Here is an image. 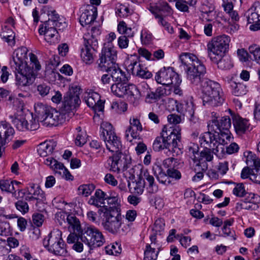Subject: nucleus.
<instances>
[{
  "label": "nucleus",
  "instance_id": "obj_24",
  "mask_svg": "<svg viewBox=\"0 0 260 260\" xmlns=\"http://www.w3.org/2000/svg\"><path fill=\"white\" fill-rule=\"evenodd\" d=\"M177 111L184 115H186L190 121L196 122V118L194 116V107L191 102H184L183 103H177Z\"/></svg>",
  "mask_w": 260,
  "mask_h": 260
},
{
  "label": "nucleus",
  "instance_id": "obj_32",
  "mask_svg": "<svg viewBox=\"0 0 260 260\" xmlns=\"http://www.w3.org/2000/svg\"><path fill=\"white\" fill-rule=\"evenodd\" d=\"M97 64L98 68L103 72L108 71L110 69L114 68L117 64L116 60L104 57L103 56H99V58L97 60Z\"/></svg>",
  "mask_w": 260,
  "mask_h": 260
},
{
  "label": "nucleus",
  "instance_id": "obj_10",
  "mask_svg": "<svg viewBox=\"0 0 260 260\" xmlns=\"http://www.w3.org/2000/svg\"><path fill=\"white\" fill-rule=\"evenodd\" d=\"M155 80L157 83L170 89L171 84L181 83L182 82L179 75L175 72L172 67H164L161 69L156 73Z\"/></svg>",
  "mask_w": 260,
  "mask_h": 260
},
{
  "label": "nucleus",
  "instance_id": "obj_20",
  "mask_svg": "<svg viewBox=\"0 0 260 260\" xmlns=\"http://www.w3.org/2000/svg\"><path fill=\"white\" fill-rule=\"evenodd\" d=\"M127 69L131 71L133 75H136L143 79H149L152 76V73L146 68L136 61L129 64Z\"/></svg>",
  "mask_w": 260,
  "mask_h": 260
},
{
  "label": "nucleus",
  "instance_id": "obj_50",
  "mask_svg": "<svg viewBox=\"0 0 260 260\" xmlns=\"http://www.w3.org/2000/svg\"><path fill=\"white\" fill-rule=\"evenodd\" d=\"M117 30L121 34L124 35L126 37L132 38L134 36V32L131 27H127V24L124 21H121L117 25Z\"/></svg>",
  "mask_w": 260,
  "mask_h": 260
},
{
  "label": "nucleus",
  "instance_id": "obj_21",
  "mask_svg": "<svg viewBox=\"0 0 260 260\" xmlns=\"http://www.w3.org/2000/svg\"><path fill=\"white\" fill-rule=\"evenodd\" d=\"M45 116L43 123L47 126H56L63 122L62 114L50 108Z\"/></svg>",
  "mask_w": 260,
  "mask_h": 260
},
{
  "label": "nucleus",
  "instance_id": "obj_26",
  "mask_svg": "<svg viewBox=\"0 0 260 260\" xmlns=\"http://www.w3.org/2000/svg\"><path fill=\"white\" fill-rule=\"evenodd\" d=\"M250 159L253 161L252 174L250 176V180L256 184H260V158L255 156H248L247 158V164L249 165Z\"/></svg>",
  "mask_w": 260,
  "mask_h": 260
},
{
  "label": "nucleus",
  "instance_id": "obj_17",
  "mask_svg": "<svg viewBox=\"0 0 260 260\" xmlns=\"http://www.w3.org/2000/svg\"><path fill=\"white\" fill-rule=\"evenodd\" d=\"M141 91L140 84L138 87L134 84H127L124 97L134 106H137L140 97L142 96Z\"/></svg>",
  "mask_w": 260,
  "mask_h": 260
},
{
  "label": "nucleus",
  "instance_id": "obj_59",
  "mask_svg": "<svg viewBox=\"0 0 260 260\" xmlns=\"http://www.w3.org/2000/svg\"><path fill=\"white\" fill-rule=\"evenodd\" d=\"M88 36L84 37V47L90 48L93 50H95L98 46V40L96 38H88Z\"/></svg>",
  "mask_w": 260,
  "mask_h": 260
},
{
  "label": "nucleus",
  "instance_id": "obj_63",
  "mask_svg": "<svg viewBox=\"0 0 260 260\" xmlns=\"http://www.w3.org/2000/svg\"><path fill=\"white\" fill-rule=\"evenodd\" d=\"M233 192L235 195L239 197H244L246 194L244 186L242 183L238 184L233 189Z\"/></svg>",
  "mask_w": 260,
  "mask_h": 260
},
{
  "label": "nucleus",
  "instance_id": "obj_35",
  "mask_svg": "<svg viewBox=\"0 0 260 260\" xmlns=\"http://www.w3.org/2000/svg\"><path fill=\"white\" fill-rule=\"evenodd\" d=\"M9 117L11 119V122L18 130L25 131L29 129L28 122L23 117H19L17 115H10Z\"/></svg>",
  "mask_w": 260,
  "mask_h": 260
},
{
  "label": "nucleus",
  "instance_id": "obj_56",
  "mask_svg": "<svg viewBox=\"0 0 260 260\" xmlns=\"http://www.w3.org/2000/svg\"><path fill=\"white\" fill-rule=\"evenodd\" d=\"M187 152L190 157L192 158L194 164L196 163L198 157L196 156V154H198L199 147L197 144L190 143L187 146Z\"/></svg>",
  "mask_w": 260,
  "mask_h": 260
},
{
  "label": "nucleus",
  "instance_id": "obj_62",
  "mask_svg": "<svg viewBox=\"0 0 260 260\" xmlns=\"http://www.w3.org/2000/svg\"><path fill=\"white\" fill-rule=\"evenodd\" d=\"M69 214L64 212H58L55 214V219L56 221L60 225H63L67 223Z\"/></svg>",
  "mask_w": 260,
  "mask_h": 260
},
{
  "label": "nucleus",
  "instance_id": "obj_25",
  "mask_svg": "<svg viewBox=\"0 0 260 260\" xmlns=\"http://www.w3.org/2000/svg\"><path fill=\"white\" fill-rule=\"evenodd\" d=\"M50 107L41 103L36 104L34 106L35 118H34V129L38 128L37 124L35 122L36 120L38 122H44L45 116L49 110Z\"/></svg>",
  "mask_w": 260,
  "mask_h": 260
},
{
  "label": "nucleus",
  "instance_id": "obj_38",
  "mask_svg": "<svg viewBox=\"0 0 260 260\" xmlns=\"http://www.w3.org/2000/svg\"><path fill=\"white\" fill-rule=\"evenodd\" d=\"M53 170L58 177L64 178L67 180H73L74 179V177L61 162L58 161Z\"/></svg>",
  "mask_w": 260,
  "mask_h": 260
},
{
  "label": "nucleus",
  "instance_id": "obj_37",
  "mask_svg": "<svg viewBox=\"0 0 260 260\" xmlns=\"http://www.w3.org/2000/svg\"><path fill=\"white\" fill-rule=\"evenodd\" d=\"M106 72L110 73L112 80L115 82H124L126 81L124 72L119 68L118 64Z\"/></svg>",
  "mask_w": 260,
  "mask_h": 260
},
{
  "label": "nucleus",
  "instance_id": "obj_12",
  "mask_svg": "<svg viewBox=\"0 0 260 260\" xmlns=\"http://www.w3.org/2000/svg\"><path fill=\"white\" fill-rule=\"evenodd\" d=\"M80 103L79 94L74 90H70L64 95L61 110L65 114L74 115V111L80 105Z\"/></svg>",
  "mask_w": 260,
  "mask_h": 260
},
{
  "label": "nucleus",
  "instance_id": "obj_8",
  "mask_svg": "<svg viewBox=\"0 0 260 260\" xmlns=\"http://www.w3.org/2000/svg\"><path fill=\"white\" fill-rule=\"evenodd\" d=\"M230 40V38L225 35L213 38L207 45L209 57H220L224 55L229 49Z\"/></svg>",
  "mask_w": 260,
  "mask_h": 260
},
{
  "label": "nucleus",
  "instance_id": "obj_58",
  "mask_svg": "<svg viewBox=\"0 0 260 260\" xmlns=\"http://www.w3.org/2000/svg\"><path fill=\"white\" fill-rule=\"evenodd\" d=\"M249 53L253 55V59L260 64V47L256 45L250 46L249 47Z\"/></svg>",
  "mask_w": 260,
  "mask_h": 260
},
{
  "label": "nucleus",
  "instance_id": "obj_23",
  "mask_svg": "<svg viewBox=\"0 0 260 260\" xmlns=\"http://www.w3.org/2000/svg\"><path fill=\"white\" fill-rule=\"evenodd\" d=\"M48 15L49 19L46 23L47 27H57L58 30H61L67 26L66 23L60 18L55 10H49Z\"/></svg>",
  "mask_w": 260,
  "mask_h": 260
},
{
  "label": "nucleus",
  "instance_id": "obj_31",
  "mask_svg": "<svg viewBox=\"0 0 260 260\" xmlns=\"http://www.w3.org/2000/svg\"><path fill=\"white\" fill-rule=\"evenodd\" d=\"M210 58L213 62L217 64L219 69L221 70L230 69L233 67L230 57L229 56L224 55V54L220 57L215 56H211Z\"/></svg>",
  "mask_w": 260,
  "mask_h": 260
},
{
  "label": "nucleus",
  "instance_id": "obj_3",
  "mask_svg": "<svg viewBox=\"0 0 260 260\" xmlns=\"http://www.w3.org/2000/svg\"><path fill=\"white\" fill-rule=\"evenodd\" d=\"M160 136L157 137L153 143V149L156 151L168 149L173 156L182 153L181 144V128L176 126L173 131H168L166 127L162 129Z\"/></svg>",
  "mask_w": 260,
  "mask_h": 260
},
{
  "label": "nucleus",
  "instance_id": "obj_46",
  "mask_svg": "<svg viewBox=\"0 0 260 260\" xmlns=\"http://www.w3.org/2000/svg\"><path fill=\"white\" fill-rule=\"evenodd\" d=\"M158 251H155V247H152L150 244H147L144 252V260H156Z\"/></svg>",
  "mask_w": 260,
  "mask_h": 260
},
{
  "label": "nucleus",
  "instance_id": "obj_40",
  "mask_svg": "<svg viewBox=\"0 0 260 260\" xmlns=\"http://www.w3.org/2000/svg\"><path fill=\"white\" fill-rule=\"evenodd\" d=\"M208 168L207 162L203 161L202 160L198 162L194 165V171L196 174L193 177V181H199L203 178V172H205Z\"/></svg>",
  "mask_w": 260,
  "mask_h": 260
},
{
  "label": "nucleus",
  "instance_id": "obj_11",
  "mask_svg": "<svg viewBox=\"0 0 260 260\" xmlns=\"http://www.w3.org/2000/svg\"><path fill=\"white\" fill-rule=\"evenodd\" d=\"M58 237L54 235V233H51L49 235V238L47 241V245H44L48 247V250L50 252L57 255H63L67 253V251L64 247V243L61 237V233L58 232Z\"/></svg>",
  "mask_w": 260,
  "mask_h": 260
},
{
  "label": "nucleus",
  "instance_id": "obj_53",
  "mask_svg": "<svg viewBox=\"0 0 260 260\" xmlns=\"http://www.w3.org/2000/svg\"><path fill=\"white\" fill-rule=\"evenodd\" d=\"M140 133L136 130L135 128L131 126L130 125L127 127L125 132V139L132 142L133 139H137L139 137Z\"/></svg>",
  "mask_w": 260,
  "mask_h": 260
},
{
  "label": "nucleus",
  "instance_id": "obj_14",
  "mask_svg": "<svg viewBox=\"0 0 260 260\" xmlns=\"http://www.w3.org/2000/svg\"><path fill=\"white\" fill-rule=\"evenodd\" d=\"M84 100L88 106L92 108L95 112L104 111V102L100 100L99 93L90 90L85 93Z\"/></svg>",
  "mask_w": 260,
  "mask_h": 260
},
{
  "label": "nucleus",
  "instance_id": "obj_60",
  "mask_svg": "<svg viewBox=\"0 0 260 260\" xmlns=\"http://www.w3.org/2000/svg\"><path fill=\"white\" fill-rule=\"evenodd\" d=\"M11 233V228L9 222L0 221V235L7 236Z\"/></svg>",
  "mask_w": 260,
  "mask_h": 260
},
{
  "label": "nucleus",
  "instance_id": "obj_16",
  "mask_svg": "<svg viewBox=\"0 0 260 260\" xmlns=\"http://www.w3.org/2000/svg\"><path fill=\"white\" fill-rule=\"evenodd\" d=\"M149 9L155 16L157 14H159L162 16L167 17L171 16L173 14V9L168 3L165 1H159L150 6Z\"/></svg>",
  "mask_w": 260,
  "mask_h": 260
},
{
  "label": "nucleus",
  "instance_id": "obj_13",
  "mask_svg": "<svg viewBox=\"0 0 260 260\" xmlns=\"http://www.w3.org/2000/svg\"><path fill=\"white\" fill-rule=\"evenodd\" d=\"M128 159H131L129 156L128 158L127 156L123 155L121 152L116 153L115 154L110 157L108 160L110 170L119 173L122 167H127V165L129 164Z\"/></svg>",
  "mask_w": 260,
  "mask_h": 260
},
{
  "label": "nucleus",
  "instance_id": "obj_52",
  "mask_svg": "<svg viewBox=\"0 0 260 260\" xmlns=\"http://www.w3.org/2000/svg\"><path fill=\"white\" fill-rule=\"evenodd\" d=\"M215 10L214 0H203L202 2L201 11L203 13L208 14Z\"/></svg>",
  "mask_w": 260,
  "mask_h": 260
},
{
  "label": "nucleus",
  "instance_id": "obj_49",
  "mask_svg": "<svg viewBox=\"0 0 260 260\" xmlns=\"http://www.w3.org/2000/svg\"><path fill=\"white\" fill-rule=\"evenodd\" d=\"M11 181L8 180L0 181V188L3 191L11 192L16 196V192L19 191V188H16L14 185L12 184Z\"/></svg>",
  "mask_w": 260,
  "mask_h": 260
},
{
  "label": "nucleus",
  "instance_id": "obj_36",
  "mask_svg": "<svg viewBox=\"0 0 260 260\" xmlns=\"http://www.w3.org/2000/svg\"><path fill=\"white\" fill-rule=\"evenodd\" d=\"M248 13L247 17L248 23L253 24L250 27V29L254 31L260 30V23H257L260 21V18L256 12L253 11L252 7L248 10Z\"/></svg>",
  "mask_w": 260,
  "mask_h": 260
},
{
  "label": "nucleus",
  "instance_id": "obj_43",
  "mask_svg": "<svg viewBox=\"0 0 260 260\" xmlns=\"http://www.w3.org/2000/svg\"><path fill=\"white\" fill-rule=\"evenodd\" d=\"M2 38L6 42H7L9 45L13 46L15 44V34L13 31L5 26L2 28V31L1 33Z\"/></svg>",
  "mask_w": 260,
  "mask_h": 260
},
{
  "label": "nucleus",
  "instance_id": "obj_1",
  "mask_svg": "<svg viewBox=\"0 0 260 260\" xmlns=\"http://www.w3.org/2000/svg\"><path fill=\"white\" fill-rule=\"evenodd\" d=\"M180 60L184 66L186 79L193 86H198L203 82L202 100L204 106H219L224 102L223 93L220 85L215 81L206 79L204 75L206 69L204 64L194 54L183 53L180 56Z\"/></svg>",
  "mask_w": 260,
  "mask_h": 260
},
{
  "label": "nucleus",
  "instance_id": "obj_22",
  "mask_svg": "<svg viewBox=\"0 0 260 260\" xmlns=\"http://www.w3.org/2000/svg\"><path fill=\"white\" fill-rule=\"evenodd\" d=\"M232 117L235 132L238 135L243 134L248 129L250 123L248 120L235 114H232Z\"/></svg>",
  "mask_w": 260,
  "mask_h": 260
},
{
  "label": "nucleus",
  "instance_id": "obj_33",
  "mask_svg": "<svg viewBox=\"0 0 260 260\" xmlns=\"http://www.w3.org/2000/svg\"><path fill=\"white\" fill-rule=\"evenodd\" d=\"M142 178L144 182L143 183L144 185L147 186L149 192L154 193L158 191V186L155 183L153 176L151 175L147 170L144 171Z\"/></svg>",
  "mask_w": 260,
  "mask_h": 260
},
{
  "label": "nucleus",
  "instance_id": "obj_48",
  "mask_svg": "<svg viewBox=\"0 0 260 260\" xmlns=\"http://www.w3.org/2000/svg\"><path fill=\"white\" fill-rule=\"evenodd\" d=\"M204 147L205 149L200 153V158L197 159L196 164H197L198 162L200 161L201 160L206 162L207 161H210L212 160L213 158V153H214L213 152V150L212 149V151H211L212 148L209 147Z\"/></svg>",
  "mask_w": 260,
  "mask_h": 260
},
{
  "label": "nucleus",
  "instance_id": "obj_27",
  "mask_svg": "<svg viewBox=\"0 0 260 260\" xmlns=\"http://www.w3.org/2000/svg\"><path fill=\"white\" fill-rule=\"evenodd\" d=\"M152 171L154 175L156 177L157 180L160 183L165 185H169L172 184V181L168 173L166 174L163 171L160 166L154 164L152 167Z\"/></svg>",
  "mask_w": 260,
  "mask_h": 260
},
{
  "label": "nucleus",
  "instance_id": "obj_29",
  "mask_svg": "<svg viewBox=\"0 0 260 260\" xmlns=\"http://www.w3.org/2000/svg\"><path fill=\"white\" fill-rule=\"evenodd\" d=\"M107 198V194L100 189L95 190L94 196H91L88 200V204L96 207H102L105 204V201Z\"/></svg>",
  "mask_w": 260,
  "mask_h": 260
},
{
  "label": "nucleus",
  "instance_id": "obj_42",
  "mask_svg": "<svg viewBox=\"0 0 260 260\" xmlns=\"http://www.w3.org/2000/svg\"><path fill=\"white\" fill-rule=\"evenodd\" d=\"M104 46L99 56L117 60V52L113 45L107 44Z\"/></svg>",
  "mask_w": 260,
  "mask_h": 260
},
{
  "label": "nucleus",
  "instance_id": "obj_55",
  "mask_svg": "<svg viewBox=\"0 0 260 260\" xmlns=\"http://www.w3.org/2000/svg\"><path fill=\"white\" fill-rule=\"evenodd\" d=\"M237 207L240 209L246 210H255L258 209V206L257 204L249 201H244L241 203H237Z\"/></svg>",
  "mask_w": 260,
  "mask_h": 260
},
{
  "label": "nucleus",
  "instance_id": "obj_6",
  "mask_svg": "<svg viewBox=\"0 0 260 260\" xmlns=\"http://www.w3.org/2000/svg\"><path fill=\"white\" fill-rule=\"evenodd\" d=\"M79 236L81 241L90 249L101 247L105 242L102 233L93 225L84 227Z\"/></svg>",
  "mask_w": 260,
  "mask_h": 260
},
{
  "label": "nucleus",
  "instance_id": "obj_41",
  "mask_svg": "<svg viewBox=\"0 0 260 260\" xmlns=\"http://www.w3.org/2000/svg\"><path fill=\"white\" fill-rule=\"evenodd\" d=\"M67 222L69 224V228H72L74 233L80 235L82 231L80 222L76 216L73 214H69Z\"/></svg>",
  "mask_w": 260,
  "mask_h": 260
},
{
  "label": "nucleus",
  "instance_id": "obj_9",
  "mask_svg": "<svg viewBox=\"0 0 260 260\" xmlns=\"http://www.w3.org/2000/svg\"><path fill=\"white\" fill-rule=\"evenodd\" d=\"M101 137L104 141L107 149L112 152H121L122 144L120 139L114 132L112 125L106 123L103 125Z\"/></svg>",
  "mask_w": 260,
  "mask_h": 260
},
{
  "label": "nucleus",
  "instance_id": "obj_47",
  "mask_svg": "<svg viewBox=\"0 0 260 260\" xmlns=\"http://www.w3.org/2000/svg\"><path fill=\"white\" fill-rule=\"evenodd\" d=\"M128 186L131 192L137 194H141L143 192L144 187V184L142 182L141 180L137 182H128Z\"/></svg>",
  "mask_w": 260,
  "mask_h": 260
},
{
  "label": "nucleus",
  "instance_id": "obj_64",
  "mask_svg": "<svg viewBox=\"0 0 260 260\" xmlns=\"http://www.w3.org/2000/svg\"><path fill=\"white\" fill-rule=\"evenodd\" d=\"M15 207L16 209L21 212L23 214L27 213L29 210L27 203L26 202L23 201H18L15 203Z\"/></svg>",
  "mask_w": 260,
  "mask_h": 260
},
{
  "label": "nucleus",
  "instance_id": "obj_30",
  "mask_svg": "<svg viewBox=\"0 0 260 260\" xmlns=\"http://www.w3.org/2000/svg\"><path fill=\"white\" fill-rule=\"evenodd\" d=\"M56 145L53 141L41 143L37 147L38 153L41 157L47 156L52 153Z\"/></svg>",
  "mask_w": 260,
  "mask_h": 260
},
{
  "label": "nucleus",
  "instance_id": "obj_5",
  "mask_svg": "<svg viewBox=\"0 0 260 260\" xmlns=\"http://www.w3.org/2000/svg\"><path fill=\"white\" fill-rule=\"evenodd\" d=\"M99 211L103 213L102 225L104 229L113 234L118 233L122 224L119 208L103 206Z\"/></svg>",
  "mask_w": 260,
  "mask_h": 260
},
{
  "label": "nucleus",
  "instance_id": "obj_28",
  "mask_svg": "<svg viewBox=\"0 0 260 260\" xmlns=\"http://www.w3.org/2000/svg\"><path fill=\"white\" fill-rule=\"evenodd\" d=\"M227 82L230 85L232 93L235 96L245 95L248 91L246 85L241 82H237L233 79L228 78Z\"/></svg>",
  "mask_w": 260,
  "mask_h": 260
},
{
  "label": "nucleus",
  "instance_id": "obj_7",
  "mask_svg": "<svg viewBox=\"0 0 260 260\" xmlns=\"http://www.w3.org/2000/svg\"><path fill=\"white\" fill-rule=\"evenodd\" d=\"M140 90L141 96L144 97L145 102L148 104L155 103L171 93V89L168 87L160 86L154 90L145 82L140 83Z\"/></svg>",
  "mask_w": 260,
  "mask_h": 260
},
{
  "label": "nucleus",
  "instance_id": "obj_15",
  "mask_svg": "<svg viewBox=\"0 0 260 260\" xmlns=\"http://www.w3.org/2000/svg\"><path fill=\"white\" fill-rule=\"evenodd\" d=\"M79 22L83 26L91 24L96 19L98 15L97 8L92 5H87L82 10Z\"/></svg>",
  "mask_w": 260,
  "mask_h": 260
},
{
  "label": "nucleus",
  "instance_id": "obj_2",
  "mask_svg": "<svg viewBox=\"0 0 260 260\" xmlns=\"http://www.w3.org/2000/svg\"><path fill=\"white\" fill-rule=\"evenodd\" d=\"M25 47L16 49L11 61V68L15 71L16 84L18 86H27L32 83V53H29Z\"/></svg>",
  "mask_w": 260,
  "mask_h": 260
},
{
  "label": "nucleus",
  "instance_id": "obj_51",
  "mask_svg": "<svg viewBox=\"0 0 260 260\" xmlns=\"http://www.w3.org/2000/svg\"><path fill=\"white\" fill-rule=\"evenodd\" d=\"M105 250L107 254L109 255H117L121 252V245L118 242H115L105 247Z\"/></svg>",
  "mask_w": 260,
  "mask_h": 260
},
{
  "label": "nucleus",
  "instance_id": "obj_45",
  "mask_svg": "<svg viewBox=\"0 0 260 260\" xmlns=\"http://www.w3.org/2000/svg\"><path fill=\"white\" fill-rule=\"evenodd\" d=\"M93 50L90 48L84 47L81 50V57L83 61L86 64H90L93 62Z\"/></svg>",
  "mask_w": 260,
  "mask_h": 260
},
{
  "label": "nucleus",
  "instance_id": "obj_39",
  "mask_svg": "<svg viewBox=\"0 0 260 260\" xmlns=\"http://www.w3.org/2000/svg\"><path fill=\"white\" fill-rule=\"evenodd\" d=\"M44 220V215L42 213H34V224L37 227L34 226V239H39L41 231L39 227L42 226Z\"/></svg>",
  "mask_w": 260,
  "mask_h": 260
},
{
  "label": "nucleus",
  "instance_id": "obj_19",
  "mask_svg": "<svg viewBox=\"0 0 260 260\" xmlns=\"http://www.w3.org/2000/svg\"><path fill=\"white\" fill-rule=\"evenodd\" d=\"M15 134V130L12 125L6 121L0 122V142L6 144L10 142Z\"/></svg>",
  "mask_w": 260,
  "mask_h": 260
},
{
  "label": "nucleus",
  "instance_id": "obj_57",
  "mask_svg": "<svg viewBox=\"0 0 260 260\" xmlns=\"http://www.w3.org/2000/svg\"><path fill=\"white\" fill-rule=\"evenodd\" d=\"M116 14L120 17H126L130 14L129 9L124 5H119L116 8Z\"/></svg>",
  "mask_w": 260,
  "mask_h": 260
},
{
  "label": "nucleus",
  "instance_id": "obj_34",
  "mask_svg": "<svg viewBox=\"0 0 260 260\" xmlns=\"http://www.w3.org/2000/svg\"><path fill=\"white\" fill-rule=\"evenodd\" d=\"M57 27H47L45 33V39L50 44H55L59 41V35Z\"/></svg>",
  "mask_w": 260,
  "mask_h": 260
},
{
  "label": "nucleus",
  "instance_id": "obj_61",
  "mask_svg": "<svg viewBox=\"0 0 260 260\" xmlns=\"http://www.w3.org/2000/svg\"><path fill=\"white\" fill-rule=\"evenodd\" d=\"M152 35L147 29H143L141 33V40L142 44H149L151 43L152 40Z\"/></svg>",
  "mask_w": 260,
  "mask_h": 260
},
{
  "label": "nucleus",
  "instance_id": "obj_18",
  "mask_svg": "<svg viewBox=\"0 0 260 260\" xmlns=\"http://www.w3.org/2000/svg\"><path fill=\"white\" fill-rule=\"evenodd\" d=\"M231 126V120L229 116H226L221 117L219 120L214 119L212 120L211 123L208 125V130L211 132L221 131H229Z\"/></svg>",
  "mask_w": 260,
  "mask_h": 260
},
{
  "label": "nucleus",
  "instance_id": "obj_4",
  "mask_svg": "<svg viewBox=\"0 0 260 260\" xmlns=\"http://www.w3.org/2000/svg\"><path fill=\"white\" fill-rule=\"evenodd\" d=\"M208 131L203 134L200 137V142L203 147H209L213 150L217 156L224 150V145L230 142L231 137L229 131H221L220 133Z\"/></svg>",
  "mask_w": 260,
  "mask_h": 260
},
{
  "label": "nucleus",
  "instance_id": "obj_44",
  "mask_svg": "<svg viewBox=\"0 0 260 260\" xmlns=\"http://www.w3.org/2000/svg\"><path fill=\"white\" fill-rule=\"evenodd\" d=\"M127 84L118 82L111 86V92L118 97H124Z\"/></svg>",
  "mask_w": 260,
  "mask_h": 260
},
{
  "label": "nucleus",
  "instance_id": "obj_54",
  "mask_svg": "<svg viewBox=\"0 0 260 260\" xmlns=\"http://www.w3.org/2000/svg\"><path fill=\"white\" fill-rule=\"evenodd\" d=\"M94 189L95 186L93 184H83L79 186L78 191L80 194L88 197L91 194Z\"/></svg>",
  "mask_w": 260,
  "mask_h": 260
}]
</instances>
